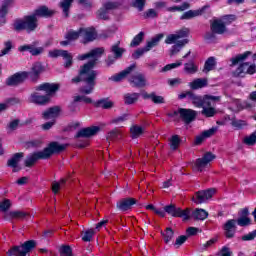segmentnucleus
Segmentation results:
<instances>
[{
  "label": "nucleus",
  "instance_id": "obj_1",
  "mask_svg": "<svg viewBox=\"0 0 256 256\" xmlns=\"http://www.w3.org/2000/svg\"><path fill=\"white\" fill-rule=\"evenodd\" d=\"M104 53L103 48H96L89 53L78 55V61H85V59H90V61L82 66L79 72V76L72 79L73 83H79V81L85 82V85L80 89L81 93L84 95H91L95 89V79H97V72L93 70L99 57Z\"/></svg>",
  "mask_w": 256,
  "mask_h": 256
},
{
  "label": "nucleus",
  "instance_id": "obj_2",
  "mask_svg": "<svg viewBox=\"0 0 256 256\" xmlns=\"http://www.w3.org/2000/svg\"><path fill=\"white\" fill-rule=\"evenodd\" d=\"M56 91H59V84H41L36 87V92L30 95L29 101L35 105H47L51 100V95Z\"/></svg>",
  "mask_w": 256,
  "mask_h": 256
},
{
  "label": "nucleus",
  "instance_id": "obj_3",
  "mask_svg": "<svg viewBox=\"0 0 256 256\" xmlns=\"http://www.w3.org/2000/svg\"><path fill=\"white\" fill-rule=\"evenodd\" d=\"M64 149L65 145L57 142H51L43 151L34 152L28 155L25 160V165L26 167H33V165H35L39 159H49L53 153H59L64 151Z\"/></svg>",
  "mask_w": 256,
  "mask_h": 256
},
{
  "label": "nucleus",
  "instance_id": "obj_4",
  "mask_svg": "<svg viewBox=\"0 0 256 256\" xmlns=\"http://www.w3.org/2000/svg\"><path fill=\"white\" fill-rule=\"evenodd\" d=\"M13 27L15 31H27V33H33L39 27V19L32 14L24 16L22 19H18L14 22Z\"/></svg>",
  "mask_w": 256,
  "mask_h": 256
},
{
  "label": "nucleus",
  "instance_id": "obj_5",
  "mask_svg": "<svg viewBox=\"0 0 256 256\" xmlns=\"http://www.w3.org/2000/svg\"><path fill=\"white\" fill-rule=\"evenodd\" d=\"M219 96H211L205 95L204 96V105L202 106L201 113L204 117H214L217 114V110L215 109V103L220 101Z\"/></svg>",
  "mask_w": 256,
  "mask_h": 256
},
{
  "label": "nucleus",
  "instance_id": "obj_6",
  "mask_svg": "<svg viewBox=\"0 0 256 256\" xmlns=\"http://www.w3.org/2000/svg\"><path fill=\"white\" fill-rule=\"evenodd\" d=\"M214 159H217V156L211 152H207L203 155V157L198 158L193 164L192 169L193 171L201 173L202 171H205L207 167H209L211 161H214Z\"/></svg>",
  "mask_w": 256,
  "mask_h": 256
},
{
  "label": "nucleus",
  "instance_id": "obj_7",
  "mask_svg": "<svg viewBox=\"0 0 256 256\" xmlns=\"http://www.w3.org/2000/svg\"><path fill=\"white\" fill-rule=\"evenodd\" d=\"M33 247H35V241L30 240L24 243L20 247H17V246L13 247L7 252V255L8 256H13V255L25 256L27 255V253H29V251H31V249H33Z\"/></svg>",
  "mask_w": 256,
  "mask_h": 256
},
{
  "label": "nucleus",
  "instance_id": "obj_8",
  "mask_svg": "<svg viewBox=\"0 0 256 256\" xmlns=\"http://www.w3.org/2000/svg\"><path fill=\"white\" fill-rule=\"evenodd\" d=\"M164 210L166 213H168V215H171L172 217H180L184 221H187V219L191 217V211H189V209L182 210L173 204L165 206Z\"/></svg>",
  "mask_w": 256,
  "mask_h": 256
},
{
  "label": "nucleus",
  "instance_id": "obj_9",
  "mask_svg": "<svg viewBox=\"0 0 256 256\" xmlns=\"http://www.w3.org/2000/svg\"><path fill=\"white\" fill-rule=\"evenodd\" d=\"M189 36V30L187 28H182L181 30H178L174 34H169L166 39L165 43L167 45H177L179 41H183L185 37Z\"/></svg>",
  "mask_w": 256,
  "mask_h": 256
},
{
  "label": "nucleus",
  "instance_id": "obj_10",
  "mask_svg": "<svg viewBox=\"0 0 256 256\" xmlns=\"http://www.w3.org/2000/svg\"><path fill=\"white\" fill-rule=\"evenodd\" d=\"M215 193H217V190L213 188L209 190L199 191L192 198V201H194L196 205H201V203H207V201H209V199H211V197H213Z\"/></svg>",
  "mask_w": 256,
  "mask_h": 256
},
{
  "label": "nucleus",
  "instance_id": "obj_11",
  "mask_svg": "<svg viewBox=\"0 0 256 256\" xmlns=\"http://www.w3.org/2000/svg\"><path fill=\"white\" fill-rule=\"evenodd\" d=\"M249 101H245L241 103V100H234V105L236 107V111H241V109H253V107H256V91L251 92L248 97Z\"/></svg>",
  "mask_w": 256,
  "mask_h": 256
},
{
  "label": "nucleus",
  "instance_id": "obj_12",
  "mask_svg": "<svg viewBox=\"0 0 256 256\" xmlns=\"http://www.w3.org/2000/svg\"><path fill=\"white\" fill-rule=\"evenodd\" d=\"M49 57L55 59L57 57H62L66 62L64 67H70L73 65V56L71 53H68L66 50H50L48 53Z\"/></svg>",
  "mask_w": 256,
  "mask_h": 256
},
{
  "label": "nucleus",
  "instance_id": "obj_13",
  "mask_svg": "<svg viewBox=\"0 0 256 256\" xmlns=\"http://www.w3.org/2000/svg\"><path fill=\"white\" fill-rule=\"evenodd\" d=\"M174 115H180L181 119L185 123H191L197 117V112L191 109L180 108L178 111L174 112Z\"/></svg>",
  "mask_w": 256,
  "mask_h": 256
},
{
  "label": "nucleus",
  "instance_id": "obj_14",
  "mask_svg": "<svg viewBox=\"0 0 256 256\" xmlns=\"http://www.w3.org/2000/svg\"><path fill=\"white\" fill-rule=\"evenodd\" d=\"M27 77H29L28 72L16 73V74L10 76L6 80V85H9L10 87H14L15 85H19V84L23 83V81H25V79H27Z\"/></svg>",
  "mask_w": 256,
  "mask_h": 256
},
{
  "label": "nucleus",
  "instance_id": "obj_15",
  "mask_svg": "<svg viewBox=\"0 0 256 256\" xmlns=\"http://www.w3.org/2000/svg\"><path fill=\"white\" fill-rule=\"evenodd\" d=\"M211 31L216 33V35H225V33H227V26H225L223 20L214 19L211 23Z\"/></svg>",
  "mask_w": 256,
  "mask_h": 256
},
{
  "label": "nucleus",
  "instance_id": "obj_16",
  "mask_svg": "<svg viewBox=\"0 0 256 256\" xmlns=\"http://www.w3.org/2000/svg\"><path fill=\"white\" fill-rule=\"evenodd\" d=\"M61 113V108L59 106H54L52 108H49L48 110L44 111L42 114L43 119L46 121H55L57 117H59Z\"/></svg>",
  "mask_w": 256,
  "mask_h": 256
},
{
  "label": "nucleus",
  "instance_id": "obj_17",
  "mask_svg": "<svg viewBox=\"0 0 256 256\" xmlns=\"http://www.w3.org/2000/svg\"><path fill=\"white\" fill-rule=\"evenodd\" d=\"M135 203H137V200L133 198H125L119 200L116 204V207L119 209V211H129V209H131Z\"/></svg>",
  "mask_w": 256,
  "mask_h": 256
},
{
  "label": "nucleus",
  "instance_id": "obj_18",
  "mask_svg": "<svg viewBox=\"0 0 256 256\" xmlns=\"http://www.w3.org/2000/svg\"><path fill=\"white\" fill-rule=\"evenodd\" d=\"M80 35L84 39V43L97 38V32L93 28H80Z\"/></svg>",
  "mask_w": 256,
  "mask_h": 256
},
{
  "label": "nucleus",
  "instance_id": "obj_19",
  "mask_svg": "<svg viewBox=\"0 0 256 256\" xmlns=\"http://www.w3.org/2000/svg\"><path fill=\"white\" fill-rule=\"evenodd\" d=\"M217 132V128L212 127L208 130L203 131L200 135L196 136L195 138V144L196 145H201L205 139H209V137H213L215 133Z\"/></svg>",
  "mask_w": 256,
  "mask_h": 256
},
{
  "label": "nucleus",
  "instance_id": "obj_20",
  "mask_svg": "<svg viewBox=\"0 0 256 256\" xmlns=\"http://www.w3.org/2000/svg\"><path fill=\"white\" fill-rule=\"evenodd\" d=\"M41 73H43V66L39 62H35L34 64H32L30 72H28V77H30V79H32L33 81H37Z\"/></svg>",
  "mask_w": 256,
  "mask_h": 256
},
{
  "label": "nucleus",
  "instance_id": "obj_21",
  "mask_svg": "<svg viewBox=\"0 0 256 256\" xmlns=\"http://www.w3.org/2000/svg\"><path fill=\"white\" fill-rule=\"evenodd\" d=\"M237 223L240 227H247V225H251V218L249 217V209L244 208L240 211V217L238 218Z\"/></svg>",
  "mask_w": 256,
  "mask_h": 256
},
{
  "label": "nucleus",
  "instance_id": "obj_22",
  "mask_svg": "<svg viewBox=\"0 0 256 256\" xmlns=\"http://www.w3.org/2000/svg\"><path fill=\"white\" fill-rule=\"evenodd\" d=\"M205 9H207V6H204L198 10H189L187 12H184L180 19L182 20H189V19H193L195 17H199L200 15H203V13H205Z\"/></svg>",
  "mask_w": 256,
  "mask_h": 256
},
{
  "label": "nucleus",
  "instance_id": "obj_23",
  "mask_svg": "<svg viewBox=\"0 0 256 256\" xmlns=\"http://www.w3.org/2000/svg\"><path fill=\"white\" fill-rule=\"evenodd\" d=\"M99 131H101L99 126L84 128L78 132L77 137H93V135H97Z\"/></svg>",
  "mask_w": 256,
  "mask_h": 256
},
{
  "label": "nucleus",
  "instance_id": "obj_24",
  "mask_svg": "<svg viewBox=\"0 0 256 256\" xmlns=\"http://www.w3.org/2000/svg\"><path fill=\"white\" fill-rule=\"evenodd\" d=\"M237 229V221L235 220H228L224 225L225 235L229 239L235 235V231Z\"/></svg>",
  "mask_w": 256,
  "mask_h": 256
},
{
  "label": "nucleus",
  "instance_id": "obj_25",
  "mask_svg": "<svg viewBox=\"0 0 256 256\" xmlns=\"http://www.w3.org/2000/svg\"><path fill=\"white\" fill-rule=\"evenodd\" d=\"M132 87H145V76L143 74H135L129 79Z\"/></svg>",
  "mask_w": 256,
  "mask_h": 256
},
{
  "label": "nucleus",
  "instance_id": "obj_26",
  "mask_svg": "<svg viewBox=\"0 0 256 256\" xmlns=\"http://www.w3.org/2000/svg\"><path fill=\"white\" fill-rule=\"evenodd\" d=\"M133 69H135V66H130L128 68H126L124 71L111 76L109 78L110 81H114L115 83H119V81H123V79H125V77H127V75L131 74V71H133Z\"/></svg>",
  "mask_w": 256,
  "mask_h": 256
},
{
  "label": "nucleus",
  "instance_id": "obj_27",
  "mask_svg": "<svg viewBox=\"0 0 256 256\" xmlns=\"http://www.w3.org/2000/svg\"><path fill=\"white\" fill-rule=\"evenodd\" d=\"M79 37H81V29H79V31H69L66 35V40L60 42V44L65 47L69 45L71 41H77Z\"/></svg>",
  "mask_w": 256,
  "mask_h": 256
},
{
  "label": "nucleus",
  "instance_id": "obj_28",
  "mask_svg": "<svg viewBox=\"0 0 256 256\" xmlns=\"http://www.w3.org/2000/svg\"><path fill=\"white\" fill-rule=\"evenodd\" d=\"M23 159V153H16L7 162L8 167H13L14 171H19V162Z\"/></svg>",
  "mask_w": 256,
  "mask_h": 256
},
{
  "label": "nucleus",
  "instance_id": "obj_29",
  "mask_svg": "<svg viewBox=\"0 0 256 256\" xmlns=\"http://www.w3.org/2000/svg\"><path fill=\"white\" fill-rule=\"evenodd\" d=\"M29 215L27 212L23 211H10L4 214V219L9 221L11 219H25Z\"/></svg>",
  "mask_w": 256,
  "mask_h": 256
},
{
  "label": "nucleus",
  "instance_id": "obj_30",
  "mask_svg": "<svg viewBox=\"0 0 256 256\" xmlns=\"http://www.w3.org/2000/svg\"><path fill=\"white\" fill-rule=\"evenodd\" d=\"M54 13L55 12L53 10H49L47 6H41L33 12L37 19H39V17H51Z\"/></svg>",
  "mask_w": 256,
  "mask_h": 256
},
{
  "label": "nucleus",
  "instance_id": "obj_31",
  "mask_svg": "<svg viewBox=\"0 0 256 256\" xmlns=\"http://www.w3.org/2000/svg\"><path fill=\"white\" fill-rule=\"evenodd\" d=\"M208 80L207 78H197L189 83V87L197 90V89H203V87H207Z\"/></svg>",
  "mask_w": 256,
  "mask_h": 256
},
{
  "label": "nucleus",
  "instance_id": "obj_32",
  "mask_svg": "<svg viewBox=\"0 0 256 256\" xmlns=\"http://www.w3.org/2000/svg\"><path fill=\"white\" fill-rule=\"evenodd\" d=\"M184 71L188 75H195V73H197V71H199V66H197V64H195V61L191 60L188 63L184 64Z\"/></svg>",
  "mask_w": 256,
  "mask_h": 256
},
{
  "label": "nucleus",
  "instance_id": "obj_33",
  "mask_svg": "<svg viewBox=\"0 0 256 256\" xmlns=\"http://www.w3.org/2000/svg\"><path fill=\"white\" fill-rule=\"evenodd\" d=\"M139 101V93H126L124 94V103L126 105H133Z\"/></svg>",
  "mask_w": 256,
  "mask_h": 256
},
{
  "label": "nucleus",
  "instance_id": "obj_34",
  "mask_svg": "<svg viewBox=\"0 0 256 256\" xmlns=\"http://www.w3.org/2000/svg\"><path fill=\"white\" fill-rule=\"evenodd\" d=\"M189 99L190 101H192L193 105H195V107H199L201 108L202 106L205 105V96L201 97V96H197L195 94H189Z\"/></svg>",
  "mask_w": 256,
  "mask_h": 256
},
{
  "label": "nucleus",
  "instance_id": "obj_35",
  "mask_svg": "<svg viewBox=\"0 0 256 256\" xmlns=\"http://www.w3.org/2000/svg\"><path fill=\"white\" fill-rule=\"evenodd\" d=\"M15 0H3L0 6V15H7L9 8L13 7Z\"/></svg>",
  "mask_w": 256,
  "mask_h": 256
},
{
  "label": "nucleus",
  "instance_id": "obj_36",
  "mask_svg": "<svg viewBox=\"0 0 256 256\" xmlns=\"http://www.w3.org/2000/svg\"><path fill=\"white\" fill-rule=\"evenodd\" d=\"M187 43H189V39H182L180 41H178L177 44H174L171 48V55H177V53H179V51H181V49H183V47H185V45H187Z\"/></svg>",
  "mask_w": 256,
  "mask_h": 256
},
{
  "label": "nucleus",
  "instance_id": "obj_37",
  "mask_svg": "<svg viewBox=\"0 0 256 256\" xmlns=\"http://www.w3.org/2000/svg\"><path fill=\"white\" fill-rule=\"evenodd\" d=\"M161 39H163V34L154 36L150 41L147 42L146 49L151 51L153 47H157V45H159V41H161Z\"/></svg>",
  "mask_w": 256,
  "mask_h": 256
},
{
  "label": "nucleus",
  "instance_id": "obj_38",
  "mask_svg": "<svg viewBox=\"0 0 256 256\" xmlns=\"http://www.w3.org/2000/svg\"><path fill=\"white\" fill-rule=\"evenodd\" d=\"M145 129L139 125H133L130 128V134L132 139H137L138 137H141L143 135Z\"/></svg>",
  "mask_w": 256,
  "mask_h": 256
},
{
  "label": "nucleus",
  "instance_id": "obj_39",
  "mask_svg": "<svg viewBox=\"0 0 256 256\" xmlns=\"http://www.w3.org/2000/svg\"><path fill=\"white\" fill-rule=\"evenodd\" d=\"M17 103H20V100L17 98H10L6 100L0 104V113H2V111H7L11 105H17Z\"/></svg>",
  "mask_w": 256,
  "mask_h": 256
},
{
  "label": "nucleus",
  "instance_id": "obj_40",
  "mask_svg": "<svg viewBox=\"0 0 256 256\" xmlns=\"http://www.w3.org/2000/svg\"><path fill=\"white\" fill-rule=\"evenodd\" d=\"M192 217L194 219H198L199 221H205V219L209 217V213L201 208H198L192 213Z\"/></svg>",
  "mask_w": 256,
  "mask_h": 256
},
{
  "label": "nucleus",
  "instance_id": "obj_41",
  "mask_svg": "<svg viewBox=\"0 0 256 256\" xmlns=\"http://www.w3.org/2000/svg\"><path fill=\"white\" fill-rule=\"evenodd\" d=\"M189 7H191L189 2H184L179 6L168 7L167 11H169L170 13H175L176 11L183 12V11H187V9H189Z\"/></svg>",
  "mask_w": 256,
  "mask_h": 256
},
{
  "label": "nucleus",
  "instance_id": "obj_42",
  "mask_svg": "<svg viewBox=\"0 0 256 256\" xmlns=\"http://www.w3.org/2000/svg\"><path fill=\"white\" fill-rule=\"evenodd\" d=\"M79 102L92 103V100L87 96H75L73 103L70 105V110L75 111V105Z\"/></svg>",
  "mask_w": 256,
  "mask_h": 256
},
{
  "label": "nucleus",
  "instance_id": "obj_43",
  "mask_svg": "<svg viewBox=\"0 0 256 256\" xmlns=\"http://www.w3.org/2000/svg\"><path fill=\"white\" fill-rule=\"evenodd\" d=\"M169 145L172 151H176V149H179V145H181V138L179 137V135H173L169 139Z\"/></svg>",
  "mask_w": 256,
  "mask_h": 256
},
{
  "label": "nucleus",
  "instance_id": "obj_44",
  "mask_svg": "<svg viewBox=\"0 0 256 256\" xmlns=\"http://www.w3.org/2000/svg\"><path fill=\"white\" fill-rule=\"evenodd\" d=\"M74 0H62L60 2V7L65 15V17H69V9H71V4Z\"/></svg>",
  "mask_w": 256,
  "mask_h": 256
},
{
  "label": "nucleus",
  "instance_id": "obj_45",
  "mask_svg": "<svg viewBox=\"0 0 256 256\" xmlns=\"http://www.w3.org/2000/svg\"><path fill=\"white\" fill-rule=\"evenodd\" d=\"M215 65H217L215 57L208 58L204 65V71H213L215 69Z\"/></svg>",
  "mask_w": 256,
  "mask_h": 256
},
{
  "label": "nucleus",
  "instance_id": "obj_46",
  "mask_svg": "<svg viewBox=\"0 0 256 256\" xmlns=\"http://www.w3.org/2000/svg\"><path fill=\"white\" fill-rule=\"evenodd\" d=\"M120 6L121 3H119L117 0L108 1L103 4V7H105L108 12L113 11V9H118Z\"/></svg>",
  "mask_w": 256,
  "mask_h": 256
},
{
  "label": "nucleus",
  "instance_id": "obj_47",
  "mask_svg": "<svg viewBox=\"0 0 256 256\" xmlns=\"http://www.w3.org/2000/svg\"><path fill=\"white\" fill-rule=\"evenodd\" d=\"M11 205H12V203H11V200H9V199H4V200H2L1 202H0V211L2 212V213H9V212H7V211H9V209H11Z\"/></svg>",
  "mask_w": 256,
  "mask_h": 256
},
{
  "label": "nucleus",
  "instance_id": "obj_48",
  "mask_svg": "<svg viewBox=\"0 0 256 256\" xmlns=\"http://www.w3.org/2000/svg\"><path fill=\"white\" fill-rule=\"evenodd\" d=\"M111 53H113L116 58L121 59L123 53H125V49L119 47V45H113L111 47Z\"/></svg>",
  "mask_w": 256,
  "mask_h": 256
},
{
  "label": "nucleus",
  "instance_id": "obj_49",
  "mask_svg": "<svg viewBox=\"0 0 256 256\" xmlns=\"http://www.w3.org/2000/svg\"><path fill=\"white\" fill-rule=\"evenodd\" d=\"M97 19H103L104 21H107L109 19V12L107 9L102 6L96 13Z\"/></svg>",
  "mask_w": 256,
  "mask_h": 256
},
{
  "label": "nucleus",
  "instance_id": "obj_50",
  "mask_svg": "<svg viewBox=\"0 0 256 256\" xmlns=\"http://www.w3.org/2000/svg\"><path fill=\"white\" fill-rule=\"evenodd\" d=\"M11 49H13V42H11V40L4 42V49L1 50L0 57L8 55Z\"/></svg>",
  "mask_w": 256,
  "mask_h": 256
},
{
  "label": "nucleus",
  "instance_id": "obj_51",
  "mask_svg": "<svg viewBox=\"0 0 256 256\" xmlns=\"http://www.w3.org/2000/svg\"><path fill=\"white\" fill-rule=\"evenodd\" d=\"M232 127H235L237 130L243 129V127H247V121L245 120H239V119H233L231 121Z\"/></svg>",
  "mask_w": 256,
  "mask_h": 256
},
{
  "label": "nucleus",
  "instance_id": "obj_52",
  "mask_svg": "<svg viewBox=\"0 0 256 256\" xmlns=\"http://www.w3.org/2000/svg\"><path fill=\"white\" fill-rule=\"evenodd\" d=\"M183 65V60H178L175 63L168 64L162 68L163 72L171 71L172 69H177L178 67H181Z\"/></svg>",
  "mask_w": 256,
  "mask_h": 256
},
{
  "label": "nucleus",
  "instance_id": "obj_53",
  "mask_svg": "<svg viewBox=\"0 0 256 256\" xmlns=\"http://www.w3.org/2000/svg\"><path fill=\"white\" fill-rule=\"evenodd\" d=\"M65 183H66L65 179H61L59 182H53L52 184L53 193L57 195V193H59V190L63 188V185H65Z\"/></svg>",
  "mask_w": 256,
  "mask_h": 256
},
{
  "label": "nucleus",
  "instance_id": "obj_54",
  "mask_svg": "<svg viewBox=\"0 0 256 256\" xmlns=\"http://www.w3.org/2000/svg\"><path fill=\"white\" fill-rule=\"evenodd\" d=\"M143 37H145V33L143 32H140L138 35H136L130 44L131 47H137L141 45V42L143 41Z\"/></svg>",
  "mask_w": 256,
  "mask_h": 256
},
{
  "label": "nucleus",
  "instance_id": "obj_55",
  "mask_svg": "<svg viewBox=\"0 0 256 256\" xmlns=\"http://www.w3.org/2000/svg\"><path fill=\"white\" fill-rule=\"evenodd\" d=\"M163 237H164V241L165 243H169L171 241V239H173V229L171 228H166V230L162 233Z\"/></svg>",
  "mask_w": 256,
  "mask_h": 256
},
{
  "label": "nucleus",
  "instance_id": "obj_56",
  "mask_svg": "<svg viewBox=\"0 0 256 256\" xmlns=\"http://www.w3.org/2000/svg\"><path fill=\"white\" fill-rule=\"evenodd\" d=\"M147 0H133L132 7L138 9V11H143L145 9V3Z\"/></svg>",
  "mask_w": 256,
  "mask_h": 256
},
{
  "label": "nucleus",
  "instance_id": "obj_57",
  "mask_svg": "<svg viewBox=\"0 0 256 256\" xmlns=\"http://www.w3.org/2000/svg\"><path fill=\"white\" fill-rule=\"evenodd\" d=\"M235 19H237V17L235 15L231 14V15L222 16L220 18V21H222V23L226 26V25H230V23H233V21H235Z\"/></svg>",
  "mask_w": 256,
  "mask_h": 256
},
{
  "label": "nucleus",
  "instance_id": "obj_58",
  "mask_svg": "<svg viewBox=\"0 0 256 256\" xmlns=\"http://www.w3.org/2000/svg\"><path fill=\"white\" fill-rule=\"evenodd\" d=\"M20 123H21V121L19 119H14V120L10 121L7 126L8 131L11 132V131H15V130L19 129Z\"/></svg>",
  "mask_w": 256,
  "mask_h": 256
},
{
  "label": "nucleus",
  "instance_id": "obj_59",
  "mask_svg": "<svg viewBox=\"0 0 256 256\" xmlns=\"http://www.w3.org/2000/svg\"><path fill=\"white\" fill-rule=\"evenodd\" d=\"M151 101L152 103H155V105H163V103H165V98L163 96L152 93Z\"/></svg>",
  "mask_w": 256,
  "mask_h": 256
},
{
  "label": "nucleus",
  "instance_id": "obj_60",
  "mask_svg": "<svg viewBox=\"0 0 256 256\" xmlns=\"http://www.w3.org/2000/svg\"><path fill=\"white\" fill-rule=\"evenodd\" d=\"M245 145H254L256 143V131L244 138Z\"/></svg>",
  "mask_w": 256,
  "mask_h": 256
},
{
  "label": "nucleus",
  "instance_id": "obj_61",
  "mask_svg": "<svg viewBox=\"0 0 256 256\" xmlns=\"http://www.w3.org/2000/svg\"><path fill=\"white\" fill-rule=\"evenodd\" d=\"M119 135H121V132L119 130L115 129L108 133L107 140L108 141H115V139H119Z\"/></svg>",
  "mask_w": 256,
  "mask_h": 256
},
{
  "label": "nucleus",
  "instance_id": "obj_62",
  "mask_svg": "<svg viewBox=\"0 0 256 256\" xmlns=\"http://www.w3.org/2000/svg\"><path fill=\"white\" fill-rule=\"evenodd\" d=\"M98 107H102V109H111V107H113V101H111V100H100L98 102Z\"/></svg>",
  "mask_w": 256,
  "mask_h": 256
},
{
  "label": "nucleus",
  "instance_id": "obj_63",
  "mask_svg": "<svg viewBox=\"0 0 256 256\" xmlns=\"http://www.w3.org/2000/svg\"><path fill=\"white\" fill-rule=\"evenodd\" d=\"M148 51L149 50L146 48V46L144 48H139L132 54V57L133 59H139V57H142V55H145V53H148Z\"/></svg>",
  "mask_w": 256,
  "mask_h": 256
},
{
  "label": "nucleus",
  "instance_id": "obj_64",
  "mask_svg": "<svg viewBox=\"0 0 256 256\" xmlns=\"http://www.w3.org/2000/svg\"><path fill=\"white\" fill-rule=\"evenodd\" d=\"M93 235H95V230L90 229L84 232V235L82 237V241L89 242L91 239H93Z\"/></svg>",
  "mask_w": 256,
  "mask_h": 256
}]
</instances>
